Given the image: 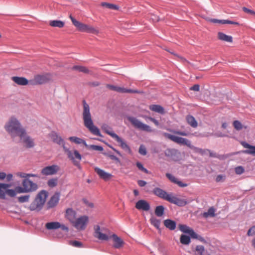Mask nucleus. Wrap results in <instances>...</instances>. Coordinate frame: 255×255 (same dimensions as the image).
I'll return each instance as SVG.
<instances>
[{"mask_svg": "<svg viewBox=\"0 0 255 255\" xmlns=\"http://www.w3.org/2000/svg\"><path fill=\"white\" fill-rule=\"evenodd\" d=\"M208 152L209 153L210 156L212 157H215L220 159V155H217L216 153L213 152L211 150L208 149Z\"/></svg>", "mask_w": 255, "mask_h": 255, "instance_id": "680f3d73", "label": "nucleus"}, {"mask_svg": "<svg viewBox=\"0 0 255 255\" xmlns=\"http://www.w3.org/2000/svg\"><path fill=\"white\" fill-rule=\"evenodd\" d=\"M216 209L213 207L212 206L209 208L207 212H205L201 214V216L205 218H208V217H214L216 216Z\"/></svg>", "mask_w": 255, "mask_h": 255, "instance_id": "c85d7f7f", "label": "nucleus"}, {"mask_svg": "<svg viewBox=\"0 0 255 255\" xmlns=\"http://www.w3.org/2000/svg\"><path fill=\"white\" fill-rule=\"evenodd\" d=\"M102 129L107 134L110 135L113 138L115 139L120 144V146L123 149L126 151H127L129 154L132 153V151L129 146L118 134L115 133L114 131L112 130V128L110 127L108 125L106 124H103L102 126Z\"/></svg>", "mask_w": 255, "mask_h": 255, "instance_id": "20e7f679", "label": "nucleus"}, {"mask_svg": "<svg viewBox=\"0 0 255 255\" xmlns=\"http://www.w3.org/2000/svg\"><path fill=\"white\" fill-rule=\"evenodd\" d=\"M247 235L248 236H253L255 235V225L252 226L248 231Z\"/></svg>", "mask_w": 255, "mask_h": 255, "instance_id": "6e6d98bb", "label": "nucleus"}, {"mask_svg": "<svg viewBox=\"0 0 255 255\" xmlns=\"http://www.w3.org/2000/svg\"><path fill=\"white\" fill-rule=\"evenodd\" d=\"M194 149L196 152L199 153L202 155L205 154L207 153V152H208V149H203L202 148L197 147H194Z\"/></svg>", "mask_w": 255, "mask_h": 255, "instance_id": "3c124183", "label": "nucleus"}, {"mask_svg": "<svg viewBox=\"0 0 255 255\" xmlns=\"http://www.w3.org/2000/svg\"><path fill=\"white\" fill-rule=\"evenodd\" d=\"M83 105V119L84 126L94 135L103 137L100 129L94 125L90 111V107L85 100L82 101Z\"/></svg>", "mask_w": 255, "mask_h": 255, "instance_id": "f257e3e1", "label": "nucleus"}, {"mask_svg": "<svg viewBox=\"0 0 255 255\" xmlns=\"http://www.w3.org/2000/svg\"><path fill=\"white\" fill-rule=\"evenodd\" d=\"M89 219L87 216H82L75 219L73 226L78 230H84L88 223Z\"/></svg>", "mask_w": 255, "mask_h": 255, "instance_id": "9b49d317", "label": "nucleus"}, {"mask_svg": "<svg viewBox=\"0 0 255 255\" xmlns=\"http://www.w3.org/2000/svg\"><path fill=\"white\" fill-rule=\"evenodd\" d=\"M223 24H236V25H239V23L238 22L231 21L230 20H225L223 19Z\"/></svg>", "mask_w": 255, "mask_h": 255, "instance_id": "052dcab7", "label": "nucleus"}, {"mask_svg": "<svg viewBox=\"0 0 255 255\" xmlns=\"http://www.w3.org/2000/svg\"><path fill=\"white\" fill-rule=\"evenodd\" d=\"M180 241L183 245H188L191 242L190 237L189 236L182 234L180 236Z\"/></svg>", "mask_w": 255, "mask_h": 255, "instance_id": "e433bc0d", "label": "nucleus"}, {"mask_svg": "<svg viewBox=\"0 0 255 255\" xmlns=\"http://www.w3.org/2000/svg\"><path fill=\"white\" fill-rule=\"evenodd\" d=\"M45 227L47 230H56L60 228V223L58 222H48L45 224Z\"/></svg>", "mask_w": 255, "mask_h": 255, "instance_id": "7c9ffc66", "label": "nucleus"}, {"mask_svg": "<svg viewBox=\"0 0 255 255\" xmlns=\"http://www.w3.org/2000/svg\"><path fill=\"white\" fill-rule=\"evenodd\" d=\"M241 144L245 148H248L243 150V153L255 156V146L252 145L246 141H242Z\"/></svg>", "mask_w": 255, "mask_h": 255, "instance_id": "5701e85b", "label": "nucleus"}, {"mask_svg": "<svg viewBox=\"0 0 255 255\" xmlns=\"http://www.w3.org/2000/svg\"><path fill=\"white\" fill-rule=\"evenodd\" d=\"M233 126L237 130H240L243 128V125L242 123L238 121H235L233 123Z\"/></svg>", "mask_w": 255, "mask_h": 255, "instance_id": "8fccbe9b", "label": "nucleus"}, {"mask_svg": "<svg viewBox=\"0 0 255 255\" xmlns=\"http://www.w3.org/2000/svg\"><path fill=\"white\" fill-rule=\"evenodd\" d=\"M72 69V70H77L86 74H88L90 72L87 67L83 66L75 65Z\"/></svg>", "mask_w": 255, "mask_h": 255, "instance_id": "a19ab883", "label": "nucleus"}, {"mask_svg": "<svg viewBox=\"0 0 255 255\" xmlns=\"http://www.w3.org/2000/svg\"><path fill=\"white\" fill-rule=\"evenodd\" d=\"M164 211L165 207L163 205L157 206L155 209V214L157 217H162L164 214Z\"/></svg>", "mask_w": 255, "mask_h": 255, "instance_id": "c9c22d12", "label": "nucleus"}, {"mask_svg": "<svg viewBox=\"0 0 255 255\" xmlns=\"http://www.w3.org/2000/svg\"><path fill=\"white\" fill-rule=\"evenodd\" d=\"M101 5L103 7H106L108 9H115V10H118L119 9V6L118 5L113 4V3L104 2L101 3Z\"/></svg>", "mask_w": 255, "mask_h": 255, "instance_id": "79ce46f5", "label": "nucleus"}, {"mask_svg": "<svg viewBox=\"0 0 255 255\" xmlns=\"http://www.w3.org/2000/svg\"><path fill=\"white\" fill-rule=\"evenodd\" d=\"M166 176L172 182L177 184L179 187H185L188 186L186 183H183L181 181L178 180L174 176L170 173H167L166 174Z\"/></svg>", "mask_w": 255, "mask_h": 255, "instance_id": "a878e982", "label": "nucleus"}, {"mask_svg": "<svg viewBox=\"0 0 255 255\" xmlns=\"http://www.w3.org/2000/svg\"><path fill=\"white\" fill-rule=\"evenodd\" d=\"M68 158H69L71 160H72L73 164L74 165L77 166L79 169H81V167L80 164V161L79 160H77L74 159V157L73 155V153L71 150H69L68 152H67Z\"/></svg>", "mask_w": 255, "mask_h": 255, "instance_id": "4c0bfd02", "label": "nucleus"}, {"mask_svg": "<svg viewBox=\"0 0 255 255\" xmlns=\"http://www.w3.org/2000/svg\"><path fill=\"white\" fill-rule=\"evenodd\" d=\"M82 200L83 203L88 207L90 208H93L94 207V204L92 203L89 202L87 199L83 198Z\"/></svg>", "mask_w": 255, "mask_h": 255, "instance_id": "e2e57ef3", "label": "nucleus"}, {"mask_svg": "<svg viewBox=\"0 0 255 255\" xmlns=\"http://www.w3.org/2000/svg\"><path fill=\"white\" fill-rule=\"evenodd\" d=\"M195 250L197 252L198 255H203L205 251V248L203 246L198 245L196 247Z\"/></svg>", "mask_w": 255, "mask_h": 255, "instance_id": "09e8293b", "label": "nucleus"}, {"mask_svg": "<svg viewBox=\"0 0 255 255\" xmlns=\"http://www.w3.org/2000/svg\"><path fill=\"white\" fill-rule=\"evenodd\" d=\"M49 136L51 137L53 142L62 146L63 150L65 152H68L70 149L65 146V141L64 140L59 136L57 132L52 131L49 134Z\"/></svg>", "mask_w": 255, "mask_h": 255, "instance_id": "f8f14e48", "label": "nucleus"}, {"mask_svg": "<svg viewBox=\"0 0 255 255\" xmlns=\"http://www.w3.org/2000/svg\"><path fill=\"white\" fill-rule=\"evenodd\" d=\"M23 187L17 186L15 188L16 193H28L36 191L38 188L37 184L33 182L29 179H24L22 181Z\"/></svg>", "mask_w": 255, "mask_h": 255, "instance_id": "39448f33", "label": "nucleus"}, {"mask_svg": "<svg viewBox=\"0 0 255 255\" xmlns=\"http://www.w3.org/2000/svg\"><path fill=\"white\" fill-rule=\"evenodd\" d=\"M164 225L166 228L171 231L175 230L176 227V222L171 219L165 220Z\"/></svg>", "mask_w": 255, "mask_h": 255, "instance_id": "cd10ccee", "label": "nucleus"}, {"mask_svg": "<svg viewBox=\"0 0 255 255\" xmlns=\"http://www.w3.org/2000/svg\"><path fill=\"white\" fill-rule=\"evenodd\" d=\"M187 123L191 126L192 128H195L198 126V123L195 118L190 115H188L186 118Z\"/></svg>", "mask_w": 255, "mask_h": 255, "instance_id": "c756f323", "label": "nucleus"}, {"mask_svg": "<svg viewBox=\"0 0 255 255\" xmlns=\"http://www.w3.org/2000/svg\"><path fill=\"white\" fill-rule=\"evenodd\" d=\"M69 139L71 141H72L73 142H74V143H75L76 144H83L86 147H89V145L87 144L86 141L84 139H82L81 138H79L78 137H77V136H70L69 138Z\"/></svg>", "mask_w": 255, "mask_h": 255, "instance_id": "2f4dec72", "label": "nucleus"}, {"mask_svg": "<svg viewBox=\"0 0 255 255\" xmlns=\"http://www.w3.org/2000/svg\"><path fill=\"white\" fill-rule=\"evenodd\" d=\"M179 230L183 233H186V234H189L190 233V231L192 229L190 228L188 226H187L186 225L183 224H179Z\"/></svg>", "mask_w": 255, "mask_h": 255, "instance_id": "c03bdc74", "label": "nucleus"}, {"mask_svg": "<svg viewBox=\"0 0 255 255\" xmlns=\"http://www.w3.org/2000/svg\"><path fill=\"white\" fill-rule=\"evenodd\" d=\"M151 224L156 229H160V221L155 218H151L150 219Z\"/></svg>", "mask_w": 255, "mask_h": 255, "instance_id": "37998d69", "label": "nucleus"}, {"mask_svg": "<svg viewBox=\"0 0 255 255\" xmlns=\"http://www.w3.org/2000/svg\"><path fill=\"white\" fill-rule=\"evenodd\" d=\"M5 130L14 137L21 135L25 133V128H22L20 122L14 117H12L4 126Z\"/></svg>", "mask_w": 255, "mask_h": 255, "instance_id": "f03ea898", "label": "nucleus"}, {"mask_svg": "<svg viewBox=\"0 0 255 255\" xmlns=\"http://www.w3.org/2000/svg\"><path fill=\"white\" fill-rule=\"evenodd\" d=\"M137 183L140 187H144L147 184L146 181L142 180H138Z\"/></svg>", "mask_w": 255, "mask_h": 255, "instance_id": "774afa93", "label": "nucleus"}, {"mask_svg": "<svg viewBox=\"0 0 255 255\" xmlns=\"http://www.w3.org/2000/svg\"><path fill=\"white\" fill-rule=\"evenodd\" d=\"M218 38L220 40L227 41L229 42H232L233 41V37L230 35H227L226 34L219 32L218 33Z\"/></svg>", "mask_w": 255, "mask_h": 255, "instance_id": "72a5a7b5", "label": "nucleus"}, {"mask_svg": "<svg viewBox=\"0 0 255 255\" xmlns=\"http://www.w3.org/2000/svg\"><path fill=\"white\" fill-rule=\"evenodd\" d=\"M60 200V193L55 192L50 198L46 204L47 210L54 208L57 206Z\"/></svg>", "mask_w": 255, "mask_h": 255, "instance_id": "f3484780", "label": "nucleus"}, {"mask_svg": "<svg viewBox=\"0 0 255 255\" xmlns=\"http://www.w3.org/2000/svg\"><path fill=\"white\" fill-rule=\"evenodd\" d=\"M69 244L76 248H83V245L82 242L78 241H70Z\"/></svg>", "mask_w": 255, "mask_h": 255, "instance_id": "49530a36", "label": "nucleus"}, {"mask_svg": "<svg viewBox=\"0 0 255 255\" xmlns=\"http://www.w3.org/2000/svg\"><path fill=\"white\" fill-rule=\"evenodd\" d=\"M68 158H69L71 160H72L73 164L74 165L77 166L79 169H81V167L80 164V161L79 160H77L74 159V157L73 155V153L71 150H69L68 152H67Z\"/></svg>", "mask_w": 255, "mask_h": 255, "instance_id": "58836bf2", "label": "nucleus"}, {"mask_svg": "<svg viewBox=\"0 0 255 255\" xmlns=\"http://www.w3.org/2000/svg\"><path fill=\"white\" fill-rule=\"evenodd\" d=\"M70 18L71 19L72 23L79 31L92 34H98L99 33V31L94 27L80 22L73 17L72 15H70Z\"/></svg>", "mask_w": 255, "mask_h": 255, "instance_id": "423d86ee", "label": "nucleus"}, {"mask_svg": "<svg viewBox=\"0 0 255 255\" xmlns=\"http://www.w3.org/2000/svg\"><path fill=\"white\" fill-rule=\"evenodd\" d=\"M106 87L109 89L121 93H141V92L137 90L127 89L124 87L114 86L111 84H107Z\"/></svg>", "mask_w": 255, "mask_h": 255, "instance_id": "ddd939ff", "label": "nucleus"}, {"mask_svg": "<svg viewBox=\"0 0 255 255\" xmlns=\"http://www.w3.org/2000/svg\"><path fill=\"white\" fill-rule=\"evenodd\" d=\"M89 148L93 150H98L100 151H102L104 150L103 147L100 145H91L89 146Z\"/></svg>", "mask_w": 255, "mask_h": 255, "instance_id": "5fc2aeb1", "label": "nucleus"}, {"mask_svg": "<svg viewBox=\"0 0 255 255\" xmlns=\"http://www.w3.org/2000/svg\"><path fill=\"white\" fill-rule=\"evenodd\" d=\"M150 110L163 115L165 113L164 108L159 105H152L149 107Z\"/></svg>", "mask_w": 255, "mask_h": 255, "instance_id": "473e14b6", "label": "nucleus"}, {"mask_svg": "<svg viewBox=\"0 0 255 255\" xmlns=\"http://www.w3.org/2000/svg\"><path fill=\"white\" fill-rule=\"evenodd\" d=\"M11 80L16 84L21 86L27 85L29 83L28 80L23 77L13 76Z\"/></svg>", "mask_w": 255, "mask_h": 255, "instance_id": "393cba45", "label": "nucleus"}, {"mask_svg": "<svg viewBox=\"0 0 255 255\" xmlns=\"http://www.w3.org/2000/svg\"><path fill=\"white\" fill-rule=\"evenodd\" d=\"M138 151L139 153L142 155H145L147 153L146 149L143 145L140 146Z\"/></svg>", "mask_w": 255, "mask_h": 255, "instance_id": "4d7b16f0", "label": "nucleus"}, {"mask_svg": "<svg viewBox=\"0 0 255 255\" xmlns=\"http://www.w3.org/2000/svg\"><path fill=\"white\" fill-rule=\"evenodd\" d=\"M58 182L57 178H51L47 181V185L50 188H53L57 186Z\"/></svg>", "mask_w": 255, "mask_h": 255, "instance_id": "a18cd8bd", "label": "nucleus"}, {"mask_svg": "<svg viewBox=\"0 0 255 255\" xmlns=\"http://www.w3.org/2000/svg\"><path fill=\"white\" fill-rule=\"evenodd\" d=\"M11 186L10 184L0 183V198L5 199L6 194L11 197H15L16 195L15 189H9Z\"/></svg>", "mask_w": 255, "mask_h": 255, "instance_id": "0eeeda50", "label": "nucleus"}, {"mask_svg": "<svg viewBox=\"0 0 255 255\" xmlns=\"http://www.w3.org/2000/svg\"><path fill=\"white\" fill-rule=\"evenodd\" d=\"M190 89L194 91H199L200 90V85L199 84H195L190 87Z\"/></svg>", "mask_w": 255, "mask_h": 255, "instance_id": "69168bd1", "label": "nucleus"}, {"mask_svg": "<svg viewBox=\"0 0 255 255\" xmlns=\"http://www.w3.org/2000/svg\"><path fill=\"white\" fill-rule=\"evenodd\" d=\"M112 237L113 238L114 244L113 247L116 249H120L122 247L124 244L123 240L119 237L117 235L114 234L112 235Z\"/></svg>", "mask_w": 255, "mask_h": 255, "instance_id": "bb28decb", "label": "nucleus"}, {"mask_svg": "<svg viewBox=\"0 0 255 255\" xmlns=\"http://www.w3.org/2000/svg\"><path fill=\"white\" fill-rule=\"evenodd\" d=\"M244 168L241 166H238L235 168V172L237 174H241L244 172Z\"/></svg>", "mask_w": 255, "mask_h": 255, "instance_id": "13d9d810", "label": "nucleus"}, {"mask_svg": "<svg viewBox=\"0 0 255 255\" xmlns=\"http://www.w3.org/2000/svg\"><path fill=\"white\" fill-rule=\"evenodd\" d=\"M77 213L71 208H67L65 211V218L71 223H74L76 217Z\"/></svg>", "mask_w": 255, "mask_h": 255, "instance_id": "4be33fe9", "label": "nucleus"}, {"mask_svg": "<svg viewBox=\"0 0 255 255\" xmlns=\"http://www.w3.org/2000/svg\"><path fill=\"white\" fill-rule=\"evenodd\" d=\"M17 175L21 178H24V179H28L29 177H37L39 178V176L36 174L33 173H25L23 172H18Z\"/></svg>", "mask_w": 255, "mask_h": 255, "instance_id": "ea45409f", "label": "nucleus"}, {"mask_svg": "<svg viewBox=\"0 0 255 255\" xmlns=\"http://www.w3.org/2000/svg\"><path fill=\"white\" fill-rule=\"evenodd\" d=\"M152 193L154 195L166 201L170 194L159 187L154 188L152 190Z\"/></svg>", "mask_w": 255, "mask_h": 255, "instance_id": "6ab92c4d", "label": "nucleus"}, {"mask_svg": "<svg viewBox=\"0 0 255 255\" xmlns=\"http://www.w3.org/2000/svg\"><path fill=\"white\" fill-rule=\"evenodd\" d=\"M59 170V167L56 164L47 166L44 167L41 171L42 175L45 176L52 175L55 174Z\"/></svg>", "mask_w": 255, "mask_h": 255, "instance_id": "2eb2a0df", "label": "nucleus"}, {"mask_svg": "<svg viewBox=\"0 0 255 255\" xmlns=\"http://www.w3.org/2000/svg\"><path fill=\"white\" fill-rule=\"evenodd\" d=\"M243 9L244 11L246 12L252 14H255V12L254 11L252 10V9H249L246 7H244L243 8Z\"/></svg>", "mask_w": 255, "mask_h": 255, "instance_id": "338daca9", "label": "nucleus"}, {"mask_svg": "<svg viewBox=\"0 0 255 255\" xmlns=\"http://www.w3.org/2000/svg\"><path fill=\"white\" fill-rule=\"evenodd\" d=\"M50 78L46 75H37L34 77V81L36 84H43L48 82Z\"/></svg>", "mask_w": 255, "mask_h": 255, "instance_id": "b1692460", "label": "nucleus"}, {"mask_svg": "<svg viewBox=\"0 0 255 255\" xmlns=\"http://www.w3.org/2000/svg\"><path fill=\"white\" fill-rule=\"evenodd\" d=\"M73 155L75 159L81 161L82 159V156L78 150H75L73 152Z\"/></svg>", "mask_w": 255, "mask_h": 255, "instance_id": "864d4df0", "label": "nucleus"}, {"mask_svg": "<svg viewBox=\"0 0 255 255\" xmlns=\"http://www.w3.org/2000/svg\"><path fill=\"white\" fill-rule=\"evenodd\" d=\"M136 165L139 170H141L145 173H148V170L143 167L142 164L141 162L138 161L136 163Z\"/></svg>", "mask_w": 255, "mask_h": 255, "instance_id": "603ef678", "label": "nucleus"}, {"mask_svg": "<svg viewBox=\"0 0 255 255\" xmlns=\"http://www.w3.org/2000/svg\"><path fill=\"white\" fill-rule=\"evenodd\" d=\"M163 135L166 138L171 140L176 143L181 145H186L188 147H191V141L185 138L172 135L167 132H163Z\"/></svg>", "mask_w": 255, "mask_h": 255, "instance_id": "1a4fd4ad", "label": "nucleus"}, {"mask_svg": "<svg viewBox=\"0 0 255 255\" xmlns=\"http://www.w3.org/2000/svg\"><path fill=\"white\" fill-rule=\"evenodd\" d=\"M173 132L175 134L180 135H182V136H187L188 135V133H187L185 131H182L175 130V131H174Z\"/></svg>", "mask_w": 255, "mask_h": 255, "instance_id": "0e129e2a", "label": "nucleus"}, {"mask_svg": "<svg viewBox=\"0 0 255 255\" xmlns=\"http://www.w3.org/2000/svg\"><path fill=\"white\" fill-rule=\"evenodd\" d=\"M135 208L138 210L148 211L150 210V206L147 201L144 200H139L135 204Z\"/></svg>", "mask_w": 255, "mask_h": 255, "instance_id": "aec40b11", "label": "nucleus"}, {"mask_svg": "<svg viewBox=\"0 0 255 255\" xmlns=\"http://www.w3.org/2000/svg\"><path fill=\"white\" fill-rule=\"evenodd\" d=\"M189 235V236L190 237V238H192L193 239H196L197 238V236L198 234H197L196 232H194V231L192 229L190 231V233L188 234Z\"/></svg>", "mask_w": 255, "mask_h": 255, "instance_id": "bf43d9fd", "label": "nucleus"}, {"mask_svg": "<svg viewBox=\"0 0 255 255\" xmlns=\"http://www.w3.org/2000/svg\"><path fill=\"white\" fill-rule=\"evenodd\" d=\"M127 119L137 128L147 132H151L152 131L150 126L142 123L135 117L128 116Z\"/></svg>", "mask_w": 255, "mask_h": 255, "instance_id": "6e6552de", "label": "nucleus"}, {"mask_svg": "<svg viewBox=\"0 0 255 255\" xmlns=\"http://www.w3.org/2000/svg\"><path fill=\"white\" fill-rule=\"evenodd\" d=\"M167 201L179 207L184 206L188 203L186 200L177 198L174 196H172L171 194H170L169 198H168Z\"/></svg>", "mask_w": 255, "mask_h": 255, "instance_id": "a211bd4d", "label": "nucleus"}, {"mask_svg": "<svg viewBox=\"0 0 255 255\" xmlns=\"http://www.w3.org/2000/svg\"><path fill=\"white\" fill-rule=\"evenodd\" d=\"M49 25L52 27L62 28L64 25V22L60 20H53L49 21Z\"/></svg>", "mask_w": 255, "mask_h": 255, "instance_id": "f704fd0d", "label": "nucleus"}, {"mask_svg": "<svg viewBox=\"0 0 255 255\" xmlns=\"http://www.w3.org/2000/svg\"><path fill=\"white\" fill-rule=\"evenodd\" d=\"M20 139L22 141L25 145L26 148H30L33 147L35 145L34 139L27 134L26 129H25V133L22 135H19L18 136Z\"/></svg>", "mask_w": 255, "mask_h": 255, "instance_id": "dca6fc26", "label": "nucleus"}, {"mask_svg": "<svg viewBox=\"0 0 255 255\" xmlns=\"http://www.w3.org/2000/svg\"><path fill=\"white\" fill-rule=\"evenodd\" d=\"M164 153L169 160L177 161L180 159L181 154L177 149L168 148L164 150Z\"/></svg>", "mask_w": 255, "mask_h": 255, "instance_id": "9d476101", "label": "nucleus"}, {"mask_svg": "<svg viewBox=\"0 0 255 255\" xmlns=\"http://www.w3.org/2000/svg\"><path fill=\"white\" fill-rule=\"evenodd\" d=\"M48 196V192L47 191L45 190L40 191L29 205L28 207L29 210L35 212H40L43 208Z\"/></svg>", "mask_w": 255, "mask_h": 255, "instance_id": "7ed1b4c3", "label": "nucleus"}, {"mask_svg": "<svg viewBox=\"0 0 255 255\" xmlns=\"http://www.w3.org/2000/svg\"><path fill=\"white\" fill-rule=\"evenodd\" d=\"M94 237L101 241H108L109 239V236L104 233L105 229H101L100 226L96 225L94 226Z\"/></svg>", "mask_w": 255, "mask_h": 255, "instance_id": "4468645a", "label": "nucleus"}, {"mask_svg": "<svg viewBox=\"0 0 255 255\" xmlns=\"http://www.w3.org/2000/svg\"><path fill=\"white\" fill-rule=\"evenodd\" d=\"M29 195L21 196L18 197V201L20 203L27 202L29 201Z\"/></svg>", "mask_w": 255, "mask_h": 255, "instance_id": "de8ad7c7", "label": "nucleus"}, {"mask_svg": "<svg viewBox=\"0 0 255 255\" xmlns=\"http://www.w3.org/2000/svg\"><path fill=\"white\" fill-rule=\"evenodd\" d=\"M94 169L100 178L104 180L105 181L109 180L112 176L111 174L106 172L104 170L101 169L98 167H96Z\"/></svg>", "mask_w": 255, "mask_h": 255, "instance_id": "412c9836", "label": "nucleus"}]
</instances>
